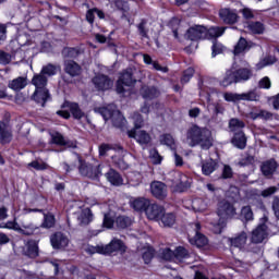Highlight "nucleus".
<instances>
[{
	"label": "nucleus",
	"mask_w": 279,
	"mask_h": 279,
	"mask_svg": "<svg viewBox=\"0 0 279 279\" xmlns=\"http://www.w3.org/2000/svg\"><path fill=\"white\" fill-rule=\"evenodd\" d=\"M186 141L190 147L201 145L202 149H210L213 147V132L207 128L192 124L186 131Z\"/></svg>",
	"instance_id": "obj_1"
},
{
	"label": "nucleus",
	"mask_w": 279,
	"mask_h": 279,
	"mask_svg": "<svg viewBox=\"0 0 279 279\" xmlns=\"http://www.w3.org/2000/svg\"><path fill=\"white\" fill-rule=\"evenodd\" d=\"M209 84L208 78H203L198 82L199 96L205 97L207 100V110L213 113L211 121H214V123H221V120L217 117L226 113V104L221 102V100L216 102L210 100V93H213L214 89Z\"/></svg>",
	"instance_id": "obj_2"
},
{
	"label": "nucleus",
	"mask_w": 279,
	"mask_h": 279,
	"mask_svg": "<svg viewBox=\"0 0 279 279\" xmlns=\"http://www.w3.org/2000/svg\"><path fill=\"white\" fill-rule=\"evenodd\" d=\"M227 27L213 26L209 29L203 25H194L186 32V38L189 40H205V38H219L223 36Z\"/></svg>",
	"instance_id": "obj_3"
},
{
	"label": "nucleus",
	"mask_w": 279,
	"mask_h": 279,
	"mask_svg": "<svg viewBox=\"0 0 279 279\" xmlns=\"http://www.w3.org/2000/svg\"><path fill=\"white\" fill-rule=\"evenodd\" d=\"M236 215V209L232 204L228 203V201H221L218 204L217 209V217L218 220H213V218H209V223L214 227L215 234H221L225 226H226V219H230L231 217H234Z\"/></svg>",
	"instance_id": "obj_4"
},
{
	"label": "nucleus",
	"mask_w": 279,
	"mask_h": 279,
	"mask_svg": "<svg viewBox=\"0 0 279 279\" xmlns=\"http://www.w3.org/2000/svg\"><path fill=\"white\" fill-rule=\"evenodd\" d=\"M167 182L173 193H185L193 184V179L180 171H171L167 175Z\"/></svg>",
	"instance_id": "obj_5"
},
{
	"label": "nucleus",
	"mask_w": 279,
	"mask_h": 279,
	"mask_svg": "<svg viewBox=\"0 0 279 279\" xmlns=\"http://www.w3.org/2000/svg\"><path fill=\"white\" fill-rule=\"evenodd\" d=\"M99 112L105 121L111 119L114 128H123L125 125V117L117 109L114 105H108V107H102Z\"/></svg>",
	"instance_id": "obj_6"
},
{
	"label": "nucleus",
	"mask_w": 279,
	"mask_h": 279,
	"mask_svg": "<svg viewBox=\"0 0 279 279\" xmlns=\"http://www.w3.org/2000/svg\"><path fill=\"white\" fill-rule=\"evenodd\" d=\"M225 101L229 104H239V101H256L258 95L255 90H250L246 93L238 94L232 92L220 93Z\"/></svg>",
	"instance_id": "obj_7"
},
{
	"label": "nucleus",
	"mask_w": 279,
	"mask_h": 279,
	"mask_svg": "<svg viewBox=\"0 0 279 279\" xmlns=\"http://www.w3.org/2000/svg\"><path fill=\"white\" fill-rule=\"evenodd\" d=\"M134 84H136V80L132 77V69L124 70L117 82L118 95H123V93H126L128 88H131Z\"/></svg>",
	"instance_id": "obj_8"
},
{
	"label": "nucleus",
	"mask_w": 279,
	"mask_h": 279,
	"mask_svg": "<svg viewBox=\"0 0 279 279\" xmlns=\"http://www.w3.org/2000/svg\"><path fill=\"white\" fill-rule=\"evenodd\" d=\"M78 171L81 175H84V178H89L90 180H97L99 175H101V166L96 165L93 166L92 163H87L85 161H82V159L78 157Z\"/></svg>",
	"instance_id": "obj_9"
},
{
	"label": "nucleus",
	"mask_w": 279,
	"mask_h": 279,
	"mask_svg": "<svg viewBox=\"0 0 279 279\" xmlns=\"http://www.w3.org/2000/svg\"><path fill=\"white\" fill-rule=\"evenodd\" d=\"M63 108H66L68 110L63 109L57 111V114L63 119H70L71 114L74 117V119H82V117H84V112H82V109H80V105L75 102L65 101L63 104Z\"/></svg>",
	"instance_id": "obj_10"
},
{
	"label": "nucleus",
	"mask_w": 279,
	"mask_h": 279,
	"mask_svg": "<svg viewBox=\"0 0 279 279\" xmlns=\"http://www.w3.org/2000/svg\"><path fill=\"white\" fill-rule=\"evenodd\" d=\"M191 228L195 232L194 236H191V233L189 234V242L191 245H195L196 247H204L208 245V238L199 233V230H202V225L199 222H193Z\"/></svg>",
	"instance_id": "obj_11"
},
{
	"label": "nucleus",
	"mask_w": 279,
	"mask_h": 279,
	"mask_svg": "<svg viewBox=\"0 0 279 279\" xmlns=\"http://www.w3.org/2000/svg\"><path fill=\"white\" fill-rule=\"evenodd\" d=\"M228 243L231 245V247H236L238 250H241L242 252H250V246H247V232L242 231L233 238L228 239Z\"/></svg>",
	"instance_id": "obj_12"
},
{
	"label": "nucleus",
	"mask_w": 279,
	"mask_h": 279,
	"mask_svg": "<svg viewBox=\"0 0 279 279\" xmlns=\"http://www.w3.org/2000/svg\"><path fill=\"white\" fill-rule=\"evenodd\" d=\"M269 234L270 233L267 225L262 223L252 231L251 243L254 245H258V243H263V241H265V239H267Z\"/></svg>",
	"instance_id": "obj_13"
},
{
	"label": "nucleus",
	"mask_w": 279,
	"mask_h": 279,
	"mask_svg": "<svg viewBox=\"0 0 279 279\" xmlns=\"http://www.w3.org/2000/svg\"><path fill=\"white\" fill-rule=\"evenodd\" d=\"M50 243L53 250H66L71 240L62 232H57L50 236Z\"/></svg>",
	"instance_id": "obj_14"
},
{
	"label": "nucleus",
	"mask_w": 279,
	"mask_h": 279,
	"mask_svg": "<svg viewBox=\"0 0 279 279\" xmlns=\"http://www.w3.org/2000/svg\"><path fill=\"white\" fill-rule=\"evenodd\" d=\"M145 215L150 221H160V217L165 215V207L158 204L148 203Z\"/></svg>",
	"instance_id": "obj_15"
},
{
	"label": "nucleus",
	"mask_w": 279,
	"mask_h": 279,
	"mask_svg": "<svg viewBox=\"0 0 279 279\" xmlns=\"http://www.w3.org/2000/svg\"><path fill=\"white\" fill-rule=\"evenodd\" d=\"M129 138H134L140 145H149L151 143V135L146 131L132 129L128 131Z\"/></svg>",
	"instance_id": "obj_16"
},
{
	"label": "nucleus",
	"mask_w": 279,
	"mask_h": 279,
	"mask_svg": "<svg viewBox=\"0 0 279 279\" xmlns=\"http://www.w3.org/2000/svg\"><path fill=\"white\" fill-rule=\"evenodd\" d=\"M96 90H110L112 88V81L110 77L98 74L92 80Z\"/></svg>",
	"instance_id": "obj_17"
},
{
	"label": "nucleus",
	"mask_w": 279,
	"mask_h": 279,
	"mask_svg": "<svg viewBox=\"0 0 279 279\" xmlns=\"http://www.w3.org/2000/svg\"><path fill=\"white\" fill-rule=\"evenodd\" d=\"M104 247H105V256L114 254V252H120V254H123L126 250L123 241L119 239H113L109 244L104 245Z\"/></svg>",
	"instance_id": "obj_18"
},
{
	"label": "nucleus",
	"mask_w": 279,
	"mask_h": 279,
	"mask_svg": "<svg viewBox=\"0 0 279 279\" xmlns=\"http://www.w3.org/2000/svg\"><path fill=\"white\" fill-rule=\"evenodd\" d=\"M150 193L156 199H165L167 197V185L160 181H154L150 184Z\"/></svg>",
	"instance_id": "obj_19"
},
{
	"label": "nucleus",
	"mask_w": 279,
	"mask_h": 279,
	"mask_svg": "<svg viewBox=\"0 0 279 279\" xmlns=\"http://www.w3.org/2000/svg\"><path fill=\"white\" fill-rule=\"evenodd\" d=\"M219 16L223 23L227 25H234L236 21H239V15L236 14V11L232 9H221L219 11Z\"/></svg>",
	"instance_id": "obj_20"
},
{
	"label": "nucleus",
	"mask_w": 279,
	"mask_h": 279,
	"mask_svg": "<svg viewBox=\"0 0 279 279\" xmlns=\"http://www.w3.org/2000/svg\"><path fill=\"white\" fill-rule=\"evenodd\" d=\"M75 215L80 226H88L93 221V211H90V208H80Z\"/></svg>",
	"instance_id": "obj_21"
},
{
	"label": "nucleus",
	"mask_w": 279,
	"mask_h": 279,
	"mask_svg": "<svg viewBox=\"0 0 279 279\" xmlns=\"http://www.w3.org/2000/svg\"><path fill=\"white\" fill-rule=\"evenodd\" d=\"M31 40L32 37L29 36V29L27 27L17 29L15 43H17L19 47H25V45H29Z\"/></svg>",
	"instance_id": "obj_22"
},
{
	"label": "nucleus",
	"mask_w": 279,
	"mask_h": 279,
	"mask_svg": "<svg viewBox=\"0 0 279 279\" xmlns=\"http://www.w3.org/2000/svg\"><path fill=\"white\" fill-rule=\"evenodd\" d=\"M149 198L145 197H137V198H131L130 206L133 208V210H136V213H145L147 210V206L149 205Z\"/></svg>",
	"instance_id": "obj_23"
},
{
	"label": "nucleus",
	"mask_w": 279,
	"mask_h": 279,
	"mask_svg": "<svg viewBox=\"0 0 279 279\" xmlns=\"http://www.w3.org/2000/svg\"><path fill=\"white\" fill-rule=\"evenodd\" d=\"M20 234H25L29 236L32 234H40V227L34 225L33 222H22L20 225Z\"/></svg>",
	"instance_id": "obj_24"
},
{
	"label": "nucleus",
	"mask_w": 279,
	"mask_h": 279,
	"mask_svg": "<svg viewBox=\"0 0 279 279\" xmlns=\"http://www.w3.org/2000/svg\"><path fill=\"white\" fill-rule=\"evenodd\" d=\"M33 99L34 101H36V104H40V106L45 108L47 101L51 99L49 89H35V93L33 94Z\"/></svg>",
	"instance_id": "obj_25"
},
{
	"label": "nucleus",
	"mask_w": 279,
	"mask_h": 279,
	"mask_svg": "<svg viewBox=\"0 0 279 279\" xmlns=\"http://www.w3.org/2000/svg\"><path fill=\"white\" fill-rule=\"evenodd\" d=\"M277 169H278V163L274 159L265 161L260 167L262 173L266 178H271V175L276 173Z\"/></svg>",
	"instance_id": "obj_26"
},
{
	"label": "nucleus",
	"mask_w": 279,
	"mask_h": 279,
	"mask_svg": "<svg viewBox=\"0 0 279 279\" xmlns=\"http://www.w3.org/2000/svg\"><path fill=\"white\" fill-rule=\"evenodd\" d=\"M106 179L112 186H123V177L117 170L109 169V171L105 174Z\"/></svg>",
	"instance_id": "obj_27"
},
{
	"label": "nucleus",
	"mask_w": 279,
	"mask_h": 279,
	"mask_svg": "<svg viewBox=\"0 0 279 279\" xmlns=\"http://www.w3.org/2000/svg\"><path fill=\"white\" fill-rule=\"evenodd\" d=\"M232 84H240L239 77H236V70H234V66H232V69L226 72L225 77L221 81V86H225V87H228Z\"/></svg>",
	"instance_id": "obj_28"
},
{
	"label": "nucleus",
	"mask_w": 279,
	"mask_h": 279,
	"mask_svg": "<svg viewBox=\"0 0 279 279\" xmlns=\"http://www.w3.org/2000/svg\"><path fill=\"white\" fill-rule=\"evenodd\" d=\"M64 71L68 75L75 77L82 73V68L75 61L68 60L64 62Z\"/></svg>",
	"instance_id": "obj_29"
},
{
	"label": "nucleus",
	"mask_w": 279,
	"mask_h": 279,
	"mask_svg": "<svg viewBox=\"0 0 279 279\" xmlns=\"http://www.w3.org/2000/svg\"><path fill=\"white\" fill-rule=\"evenodd\" d=\"M0 142L2 145H8V143L12 142V130L3 122H0Z\"/></svg>",
	"instance_id": "obj_30"
},
{
	"label": "nucleus",
	"mask_w": 279,
	"mask_h": 279,
	"mask_svg": "<svg viewBox=\"0 0 279 279\" xmlns=\"http://www.w3.org/2000/svg\"><path fill=\"white\" fill-rule=\"evenodd\" d=\"M217 170V161L213 158L202 161V173L203 175H210Z\"/></svg>",
	"instance_id": "obj_31"
},
{
	"label": "nucleus",
	"mask_w": 279,
	"mask_h": 279,
	"mask_svg": "<svg viewBox=\"0 0 279 279\" xmlns=\"http://www.w3.org/2000/svg\"><path fill=\"white\" fill-rule=\"evenodd\" d=\"M32 84L35 86L36 90L47 89V76L40 72L39 74L34 75Z\"/></svg>",
	"instance_id": "obj_32"
},
{
	"label": "nucleus",
	"mask_w": 279,
	"mask_h": 279,
	"mask_svg": "<svg viewBox=\"0 0 279 279\" xmlns=\"http://www.w3.org/2000/svg\"><path fill=\"white\" fill-rule=\"evenodd\" d=\"M141 93H142V97L146 101H149V99H156V97L160 96V92L156 87L144 86L142 87Z\"/></svg>",
	"instance_id": "obj_33"
},
{
	"label": "nucleus",
	"mask_w": 279,
	"mask_h": 279,
	"mask_svg": "<svg viewBox=\"0 0 279 279\" xmlns=\"http://www.w3.org/2000/svg\"><path fill=\"white\" fill-rule=\"evenodd\" d=\"M232 143L234 147H238V149H245L247 145V137H245V133L243 132L235 133L232 138Z\"/></svg>",
	"instance_id": "obj_34"
},
{
	"label": "nucleus",
	"mask_w": 279,
	"mask_h": 279,
	"mask_svg": "<svg viewBox=\"0 0 279 279\" xmlns=\"http://www.w3.org/2000/svg\"><path fill=\"white\" fill-rule=\"evenodd\" d=\"M25 86H27V78L20 76L11 82H9V88H11V90H23V88H25Z\"/></svg>",
	"instance_id": "obj_35"
},
{
	"label": "nucleus",
	"mask_w": 279,
	"mask_h": 279,
	"mask_svg": "<svg viewBox=\"0 0 279 279\" xmlns=\"http://www.w3.org/2000/svg\"><path fill=\"white\" fill-rule=\"evenodd\" d=\"M235 74H236L239 83L241 84V82H247L248 80L252 78V69L240 68V69L235 70Z\"/></svg>",
	"instance_id": "obj_36"
},
{
	"label": "nucleus",
	"mask_w": 279,
	"mask_h": 279,
	"mask_svg": "<svg viewBox=\"0 0 279 279\" xmlns=\"http://www.w3.org/2000/svg\"><path fill=\"white\" fill-rule=\"evenodd\" d=\"M143 180V175L140 172H129L126 174V184L129 186H138Z\"/></svg>",
	"instance_id": "obj_37"
},
{
	"label": "nucleus",
	"mask_w": 279,
	"mask_h": 279,
	"mask_svg": "<svg viewBox=\"0 0 279 279\" xmlns=\"http://www.w3.org/2000/svg\"><path fill=\"white\" fill-rule=\"evenodd\" d=\"M243 128H245V122H243V120H239V118H233L229 120L230 132H234L236 134L239 132H243Z\"/></svg>",
	"instance_id": "obj_38"
},
{
	"label": "nucleus",
	"mask_w": 279,
	"mask_h": 279,
	"mask_svg": "<svg viewBox=\"0 0 279 279\" xmlns=\"http://www.w3.org/2000/svg\"><path fill=\"white\" fill-rule=\"evenodd\" d=\"M163 228H171L175 225V214L163 211V215L159 218Z\"/></svg>",
	"instance_id": "obj_39"
},
{
	"label": "nucleus",
	"mask_w": 279,
	"mask_h": 279,
	"mask_svg": "<svg viewBox=\"0 0 279 279\" xmlns=\"http://www.w3.org/2000/svg\"><path fill=\"white\" fill-rule=\"evenodd\" d=\"M192 210L194 213H205V210H208V203L202 198H195L192 201Z\"/></svg>",
	"instance_id": "obj_40"
},
{
	"label": "nucleus",
	"mask_w": 279,
	"mask_h": 279,
	"mask_svg": "<svg viewBox=\"0 0 279 279\" xmlns=\"http://www.w3.org/2000/svg\"><path fill=\"white\" fill-rule=\"evenodd\" d=\"M56 226V216L51 213L44 214V219L41 226L39 228H45L46 230H50Z\"/></svg>",
	"instance_id": "obj_41"
},
{
	"label": "nucleus",
	"mask_w": 279,
	"mask_h": 279,
	"mask_svg": "<svg viewBox=\"0 0 279 279\" xmlns=\"http://www.w3.org/2000/svg\"><path fill=\"white\" fill-rule=\"evenodd\" d=\"M160 145H166L170 149H175V140L171 134H162L159 136Z\"/></svg>",
	"instance_id": "obj_42"
},
{
	"label": "nucleus",
	"mask_w": 279,
	"mask_h": 279,
	"mask_svg": "<svg viewBox=\"0 0 279 279\" xmlns=\"http://www.w3.org/2000/svg\"><path fill=\"white\" fill-rule=\"evenodd\" d=\"M26 248V255H28L29 258H36V256H38V243H36V241H28Z\"/></svg>",
	"instance_id": "obj_43"
},
{
	"label": "nucleus",
	"mask_w": 279,
	"mask_h": 279,
	"mask_svg": "<svg viewBox=\"0 0 279 279\" xmlns=\"http://www.w3.org/2000/svg\"><path fill=\"white\" fill-rule=\"evenodd\" d=\"M116 225L121 230H125V228H130V226H132V218L128 216H120L116 219Z\"/></svg>",
	"instance_id": "obj_44"
},
{
	"label": "nucleus",
	"mask_w": 279,
	"mask_h": 279,
	"mask_svg": "<svg viewBox=\"0 0 279 279\" xmlns=\"http://www.w3.org/2000/svg\"><path fill=\"white\" fill-rule=\"evenodd\" d=\"M247 29L251 31L252 34H263V32H265V25L260 22H250Z\"/></svg>",
	"instance_id": "obj_45"
},
{
	"label": "nucleus",
	"mask_w": 279,
	"mask_h": 279,
	"mask_svg": "<svg viewBox=\"0 0 279 279\" xmlns=\"http://www.w3.org/2000/svg\"><path fill=\"white\" fill-rule=\"evenodd\" d=\"M174 256L177 260H186L187 258H190L191 255H189V251H186V248H184V246H178L174 251Z\"/></svg>",
	"instance_id": "obj_46"
},
{
	"label": "nucleus",
	"mask_w": 279,
	"mask_h": 279,
	"mask_svg": "<svg viewBox=\"0 0 279 279\" xmlns=\"http://www.w3.org/2000/svg\"><path fill=\"white\" fill-rule=\"evenodd\" d=\"M245 49H247V40L245 38L241 37L234 47L233 53H234V56H240V53L245 52Z\"/></svg>",
	"instance_id": "obj_47"
},
{
	"label": "nucleus",
	"mask_w": 279,
	"mask_h": 279,
	"mask_svg": "<svg viewBox=\"0 0 279 279\" xmlns=\"http://www.w3.org/2000/svg\"><path fill=\"white\" fill-rule=\"evenodd\" d=\"M160 258L162 260H177L175 259V251H172L171 248H162L159 253Z\"/></svg>",
	"instance_id": "obj_48"
},
{
	"label": "nucleus",
	"mask_w": 279,
	"mask_h": 279,
	"mask_svg": "<svg viewBox=\"0 0 279 279\" xmlns=\"http://www.w3.org/2000/svg\"><path fill=\"white\" fill-rule=\"evenodd\" d=\"M82 53L80 48H63L62 56L63 58H77Z\"/></svg>",
	"instance_id": "obj_49"
},
{
	"label": "nucleus",
	"mask_w": 279,
	"mask_h": 279,
	"mask_svg": "<svg viewBox=\"0 0 279 279\" xmlns=\"http://www.w3.org/2000/svg\"><path fill=\"white\" fill-rule=\"evenodd\" d=\"M58 74V66L49 63L47 65H45L43 69H41V75H48V77H51L53 75H57Z\"/></svg>",
	"instance_id": "obj_50"
},
{
	"label": "nucleus",
	"mask_w": 279,
	"mask_h": 279,
	"mask_svg": "<svg viewBox=\"0 0 279 279\" xmlns=\"http://www.w3.org/2000/svg\"><path fill=\"white\" fill-rule=\"evenodd\" d=\"M149 159L153 165H161L162 163V156L158 153V149L153 148L149 150Z\"/></svg>",
	"instance_id": "obj_51"
},
{
	"label": "nucleus",
	"mask_w": 279,
	"mask_h": 279,
	"mask_svg": "<svg viewBox=\"0 0 279 279\" xmlns=\"http://www.w3.org/2000/svg\"><path fill=\"white\" fill-rule=\"evenodd\" d=\"M275 62H276V57L268 56L256 64V69H257V71H260V69H265V66H269L270 64H275Z\"/></svg>",
	"instance_id": "obj_52"
},
{
	"label": "nucleus",
	"mask_w": 279,
	"mask_h": 279,
	"mask_svg": "<svg viewBox=\"0 0 279 279\" xmlns=\"http://www.w3.org/2000/svg\"><path fill=\"white\" fill-rule=\"evenodd\" d=\"M241 219L242 221H252L254 219V213L252 211V207L245 206L241 209Z\"/></svg>",
	"instance_id": "obj_53"
},
{
	"label": "nucleus",
	"mask_w": 279,
	"mask_h": 279,
	"mask_svg": "<svg viewBox=\"0 0 279 279\" xmlns=\"http://www.w3.org/2000/svg\"><path fill=\"white\" fill-rule=\"evenodd\" d=\"M0 228H5L7 230H14V232H19L21 225H19V222H16V218H14V220H10L0 225Z\"/></svg>",
	"instance_id": "obj_54"
},
{
	"label": "nucleus",
	"mask_w": 279,
	"mask_h": 279,
	"mask_svg": "<svg viewBox=\"0 0 279 279\" xmlns=\"http://www.w3.org/2000/svg\"><path fill=\"white\" fill-rule=\"evenodd\" d=\"M85 252H87V254H104L106 256V248L104 245L87 246Z\"/></svg>",
	"instance_id": "obj_55"
},
{
	"label": "nucleus",
	"mask_w": 279,
	"mask_h": 279,
	"mask_svg": "<svg viewBox=\"0 0 279 279\" xmlns=\"http://www.w3.org/2000/svg\"><path fill=\"white\" fill-rule=\"evenodd\" d=\"M28 167H33V169H36V171H45L49 169V165H47V162L38 160L32 161L31 163H28Z\"/></svg>",
	"instance_id": "obj_56"
},
{
	"label": "nucleus",
	"mask_w": 279,
	"mask_h": 279,
	"mask_svg": "<svg viewBox=\"0 0 279 279\" xmlns=\"http://www.w3.org/2000/svg\"><path fill=\"white\" fill-rule=\"evenodd\" d=\"M193 75H195V69L193 68H187L184 72L183 75L181 77V83L182 84H187V82H191V77H193Z\"/></svg>",
	"instance_id": "obj_57"
},
{
	"label": "nucleus",
	"mask_w": 279,
	"mask_h": 279,
	"mask_svg": "<svg viewBox=\"0 0 279 279\" xmlns=\"http://www.w3.org/2000/svg\"><path fill=\"white\" fill-rule=\"evenodd\" d=\"M219 53H223V45H221L217 41V39H215L211 47V57L216 58L217 56H219Z\"/></svg>",
	"instance_id": "obj_58"
},
{
	"label": "nucleus",
	"mask_w": 279,
	"mask_h": 279,
	"mask_svg": "<svg viewBox=\"0 0 279 279\" xmlns=\"http://www.w3.org/2000/svg\"><path fill=\"white\" fill-rule=\"evenodd\" d=\"M51 136V143H53L54 145H64V136H62V134L58 133V132H52L50 133Z\"/></svg>",
	"instance_id": "obj_59"
},
{
	"label": "nucleus",
	"mask_w": 279,
	"mask_h": 279,
	"mask_svg": "<svg viewBox=\"0 0 279 279\" xmlns=\"http://www.w3.org/2000/svg\"><path fill=\"white\" fill-rule=\"evenodd\" d=\"M112 162L116 165V167H118V169H121L122 171H125V169L129 168L128 162L117 156L112 157Z\"/></svg>",
	"instance_id": "obj_60"
},
{
	"label": "nucleus",
	"mask_w": 279,
	"mask_h": 279,
	"mask_svg": "<svg viewBox=\"0 0 279 279\" xmlns=\"http://www.w3.org/2000/svg\"><path fill=\"white\" fill-rule=\"evenodd\" d=\"M112 162L116 165V167H118V169H121L122 171H125V169L129 168L128 162L117 156L112 157Z\"/></svg>",
	"instance_id": "obj_61"
},
{
	"label": "nucleus",
	"mask_w": 279,
	"mask_h": 279,
	"mask_svg": "<svg viewBox=\"0 0 279 279\" xmlns=\"http://www.w3.org/2000/svg\"><path fill=\"white\" fill-rule=\"evenodd\" d=\"M239 167H250V165H254V156L246 155L239 161Z\"/></svg>",
	"instance_id": "obj_62"
},
{
	"label": "nucleus",
	"mask_w": 279,
	"mask_h": 279,
	"mask_svg": "<svg viewBox=\"0 0 279 279\" xmlns=\"http://www.w3.org/2000/svg\"><path fill=\"white\" fill-rule=\"evenodd\" d=\"M133 122H134V130H141V128H143V116H141V113L135 112L133 114Z\"/></svg>",
	"instance_id": "obj_63"
},
{
	"label": "nucleus",
	"mask_w": 279,
	"mask_h": 279,
	"mask_svg": "<svg viewBox=\"0 0 279 279\" xmlns=\"http://www.w3.org/2000/svg\"><path fill=\"white\" fill-rule=\"evenodd\" d=\"M142 258H143L145 265H149V263H151V258H154V250L153 248H147L143 253Z\"/></svg>",
	"instance_id": "obj_64"
}]
</instances>
